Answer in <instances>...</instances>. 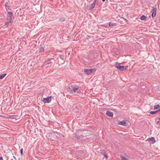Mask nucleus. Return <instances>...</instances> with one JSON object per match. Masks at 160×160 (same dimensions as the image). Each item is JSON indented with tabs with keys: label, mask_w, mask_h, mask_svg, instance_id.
Masks as SVG:
<instances>
[{
	"label": "nucleus",
	"mask_w": 160,
	"mask_h": 160,
	"mask_svg": "<svg viewBox=\"0 0 160 160\" xmlns=\"http://www.w3.org/2000/svg\"><path fill=\"white\" fill-rule=\"evenodd\" d=\"M53 60L52 58H48L44 62L42 66H46V68L51 67L52 66V62L51 61Z\"/></svg>",
	"instance_id": "1"
},
{
	"label": "nucleus",
	"mask_w": 160,
	"mask_h": 160,
	"mask_svg": "<svg viewBox=\"0 0 160 160\" xmlns=\"http://www.w3.org/2000/svg\"><path fill=\"white\" fill-rule=\"evenodd\" d=\"M72 92L75 94L78 93L80 91L79 87L76 84L72 85Z\"/></svg>",
	"instance_id": "2"
},
{
	"label": "nucleus",
	"mask_w": 160,
	"mask_h": 160,
	"mask_svg": "<svg viewBox=\"0 0 160 160\" xmlns=\"http://www.w3.org/2000/svg\"><path fill=\"white\" fill-rule=\"evenodd\" d=\"M96 69L95 68H92L89 69H84V72L87 75H90L91 73L94 71H95Z\"/></svg>",
	"instance_id": "3"
},
{
	"label": "nucleus",
	"mask_w": 160,
	"mask_h": 160,
	"mask_svg": "<svg viewBox=\"0 0 160 160\" xmlns=\"http://www.w3.org/2000/svg\"><path fill=\"white\" fill-rule=\"evenodd\" d=\"M51 96H50L48 97L47 98H43L42 100L44 103H49L51 102Z\"/></svg>",
	"instance_id": "4"
},
{
	"label": "nucleus",
	"mask_w": 160,
	"mask_h": 160,
	"mask_svg": "<svg viewBox=\"0 0 160 160\" xmlns=\"http://www.w3.org/2000/svg\"><path fill=\"white\" fill-rule=\"evenodd\" d=\"M116 67L117 68L122 71H124V70H125L126 68H125V67L124 66H120V64L118 63L117 65L116 64Z\"/></svg>",
	"instance_id": "5"
},
{
	"label": "nucleus",
	"mask_w": 160,
	"mask_h": 160,
	"mask_svg": "<svg viewBox=\"0 0 160 160\" xmlns=\"http://www.w3.org/2000/svg\"><path fill=\"white\" fill-rule=\"evenodd\" d=\"M157 8H156L153 7L152 9V18L155 17L156 14Z\"/></svg>",
	"instance_id": "6"
},
{
	"label": "nucleus",
	"mask_w": 160,
	"mask_h": 160,
	"mask_svg": "<svg viewBox=\"0 0 160 160\" xmlns=\"http://www.w3.org/2000/svg\"><path fill=\"white\" fill-rule=\"evenodd\" d=\"M146 141H149L150 144H153L155 142V139L153 137L148 138L147 139Z\"/></svg>",
	"instance_id": "7"
},
{
	"label": "nucleus",
	"mask_w": 160,
	"mask_h": 160,
	"mask_svg": "<svg viewBox=\"0 0 160 160\" xmlns=\"http://www.w3.org/2000/svg\"><path fill=\"white\" fill-rule=\"evenodd\" d=\"M8 16L7 17V19L10 20L12 19V13L11 12H8Z\"/></svg>",
	"instance_id": "8"
},
{
	"label": "nucleus",
	"mask_w": 160,
	"mask_h": 160,
	"mask_svg": "<svg viewBox=\"0 0 160 160\" xmlns=\"http://www.w3.org/2000/svg\"><path fill=\"white\" fill-rule=\"evenodd\" d=\"M106 115L107 116H108L110 117H112L113 116V113L112 112H111L110 111H107L106 113Z\"/></svg>",
	"instance_id": "9"
},
{
	"label": "nucleus",
	"mask_w": 160,
	"mask_h": 160,
	"mask_svg": "<svg viewBox=\"0 0 160 160\" xmlns=\"http://www.w3.org/2000/svg\"><path fill=\"white\" fill-rule=\"evenodd\" d=\"M118 124L119 125H122L124 126H127V124L126 122L124 121H122L118 122Z\"/></svg>",
	"instance_id": "10"
},
{
	"label": "nucleus",
	"mask_w": 160,
	"mask_h": 160,
	"mask_svg": "<svg viewBox=\"0 0 160 160\" xmlns=\"http://www.w3.org/2000/svg\"><path fill=\"white\" fill-rule=\"evenodd\" d=\"M72 88V85H71L69 87H66V89H67V91L68 92H69L72 93V89H71Z\"/></svg>",
	"instance_id": "11"
},
{
	"label": "nucleus",
	"mask_w": 160,
	"mask_h": 160,
	"mask_svg": "<svg viewBox=\"0 0 160 160\" xmlns=\"http://www.w3.org/2000/svg\"><path fill=\"white\" fill-rule=\"evenodd\" d=\"M96 0H95L94 2L91 4V7L90 8V9H92L95 7L96 4Z\"/></svg>",
	"instance_id": "12"
},
{
	"label": "nucleus",
	"mask_w": 160,
	"mask_h": 160,
	"mask_svg": "<svg viewBox=\"0 0 160 160\" xmlns=\"http://www.w3.org/2000/svg\"><path fill=\"white\" fill-rule=\"evenodd\" d=\"M11 20L8 19H7V21L5 22V24L7 26H8L10 23H11Z\"/></svg>",
	"instance_id": "13"
},
{
	"label": "nucleus",
	"mask_w": 160,
	"mask_h": 160,
	"mask_svg": "<svg viewBox=\"0 0 160 160\" xmlns=\"http://www.w3.org/2000/svg\"><path fill=\"white\" fill-rule=\"evenodd\" d=\"M116 23H112L110 22L109 23V26L110 27H112L114 26H116Z\"/></svg>",
	"instance_id": "14"
},
{
	"label": "nucleus",
	"mask_w": 160,
	"mask_h": 160,
	"mask_svg": "<svg viewBox=\"0 0 160 160\" xmlns=\"http://www.w3.org/2000/svg\"><path fill=\"white\" fill-rule=\"evenodd\" d=\"M160 111H159V109L155 111H151L150 113L151 114H154L157 113L158 112Z\"/></svg>",
	"instance_id": "15"
},
{
	"label": "nucleus",
	"mask_w": 160,
	"mask_h": 160,
	"mask_svg": "<svg viewBox=\"0 0 160 160\" xmlns=\"http://www.w3.org/2000/svg\"><path fill=\"white\" fill-rule=\"evenodd\" d=\"M6 73H4L3 74L0 75V79H2L4 78L6 75Z\"/></svg>",
	"instance_id": "16"
},
{
	"label": "nucleus",
	"mask_w": 160,
	"mask_h": 160,
	"mask_svg": "<svg viewBox=\"0 0 160 160\" xmlns=\"http://www.w3.org/2000/svg\"><path fill=\"white\" fill-rule=\"evenodd\" d=\"M146 18V17L143 15L141 16L140 18V19L142 20H145Z\"/></svg>",
	"instance_id": "17"
},
{
	"label": "nucleus",
	"mask_w": 160,
	"mask_h": 160,
	"mask_svg": "<svg viewBox=\"0 0 160 160\" xmlns=\"http://www.w3.org/2000/svg\"><path fill=\"white\" fill-rule=\"evenodd\" d=\"M44 48L43 47H41L39 49V52H41L44 51Z\"/></svg>",
	"instance_id": "18"
},
{
	"label": "nucleus",
	"mask_w": 160,
	"mask_h": 160,
	"mask_svg": "<svg viewBox=\"0 0 160 160\" xmlns=\"http://www.w3.org/2000/svg\"><path fill=\"white\" fill-rule=\"evenodd\" d=\"M120 157L122 159V160H129L128 159L126 158V157L124 156H121Z\"/></svg>",
	"instance_id": "19"
},
{
	"label": "nucleus",
	"mask_w": 160,
	"mask_h": 160,
	"mask_svg": "<svg viewBox=\"0 0 160 160\" xmlns=\"http://www.w3.org/2000/svg\"><path fill=\"white\" fill-rule=\"evenodd\" d=\"M59 21L61 22H63L65 21V19L64 18H59Z\"/></svg>",
	"instance_id": "20"
},
{
	"label": "nucleus",
	"mask_w": 160,
	"mask_h": 160,
	"mask_svg": "<svg viewBox=\"0 0 160 160\" xmlns=\"http://www.w3.org/2000/svg\"><path fill=\"white\" fill-rule=\"evenodd\" d=\"M160 107V106L158 105H155L154 106V109H157L159 108V107Z\"/></svg>",
	"instance_id": "21"
},
{
	"label": "nucleus",
	"mask_w": 160,
	"mask_h": 160,
	"mask_svg": "<svg viewBox=\"0 0 160 160\" xmlns=\"http://www.w3.org/2000/svg\"><path fill=\"white\" fill-rule=\"evenodd\" d=\"M15 117V116L14 115H12V116H9L8 117L9 118H14Z\"/></svg>",
	"instance_id": "22"
},
{
	"label": "nucleus",
	"mask_w": 160,
	"mask_h": 160,
	"mask_svg": "<svg viewBox=\"0 0 160 160\" xmlns=\"http://www.w3.org/2000/svg\"><path fill=\"white\" fill-rule=\"evenodd\" d=\"M23 149L22 148H21L20 150V152L21 153V155L22 156L23 154Z\"/></svg>",
	"instance_id": "23"
},
{
	"label": "nucleus",
	"mask_w": 160,
	"mask_h": 160,
	"mask_svg": "<svg viewBox=\"0 0 160 160\" xmlns=\"http://www.w3.org/2000/svg\"><path fill=\"white\" fill-rule=\"evenodd\" d=\"M8 3L6 2L5 3V8H6V9H7V7H8Z\"/></svg>",
	"instance_id": "24"
},
{
	"label": "nucleus",
	"mask_w": 160,
	"mask_h": 160,
	"mask_svg": "<svg viewBox=\"0 0 160 160\" xmlns=\"http://www.w3.org/2000/svg\"><path fill=\"white\" fill-rule=\"evenodd\" d=\"M157 124H160V121H158L157 122Z\"/></svg>",
	"instance_id": "25"
},
{
	"label": "nucleus",
	"mask_w": 160,
	"mask_h": 160,
	"mask_svg": "<svg viewBox=\"0 0 160 160\" xmlns=\"http://www.w3.org/2000/svg\"><path fill=\"white\" fill-rule=\"evenodd\" d=\"M0 160H3V158L2 157H1L0 158Z\"/></svg>",
	"instance_id": "26"
},
{
	"label": "nucleus",
	"mask_w": 160,
	"mask_h": 160,
	"mask_svg": "<svg viewBox=\"0 0 160 160\" xmlns=\"http://www.w3.org/2000/svg\"><path fill=\"white\" fill-rule=\"evenodd\" d=\"M6 9V11H7V12H8V7H7V9Z\"/></svg>",
	"instance_id": "27"
},
{
	"label": "nucleus",
	"mask_w": 160,
	"mask_h": 160,
	"mask_svg": "<svg viewBox=\"0 0 160 160\" xmlns=\"http://www.w3.org/2000/svg\"><path fill=\"white\" fill-rule=\"evenodd\" d=\"M104 156L106 158H107L108 156L107 155H104Z\"/></svg>",
	"instance_id": "28"
},
{
	"label": "nucleus",
	"mask_w": 160,
	"mask_h": 160,
	"mask_svg": "<svg viewBox=\"0 0 160 160\" xmlns=\"http://www.w3.org/2000/svg\"><path fill=\"white\" fill-rule=\"evenodd\" d=\"M104 26L105 27H108V25H104Z\"/></svg>",
	"instance_id": "29"
},
{
	"label": "nucleus",
	"mask_w": 160,
	"mask_h": 160,
	"mask_svg": "<svg viewBox=\"0 0 160 160\" xmlns=\"http://www.w3.org/2000/svg\"><path fill=\"white\" fill-rule=\"evenodd\" d=\"M13 158L14 159H16V157L14 156H13Z\"/></svg>",
	"instance_id": "30"
},
{
	"label": "nucleus",
	"mask_w": 160,
	"mask_h": 160,
	"mask_svg": "<svg viewBox=\"0 0 160 160\" xmlns=\"http://www.w3.org/2000/svg\"><path fill=\"white\" fill-rule=\"evenodd\" d=\"M158 120L159 121H160V118H158Z\"/></svg>",
	"instance_id": "31"
},
{
	"label": "nucleus",
	"mask_w": 160,
	"mask_h": 160,
	"mask_svg": "<svg viewBox=\"0 0 160 160\" xmlns=\"http://www.w3.org/2000/svg\"><path fill=\"white\" fill-rule=\"evenodd\" d=\"M102 154H103V155H105V153H104V152L103 153H102Z\"/></svg>",
	"instance_id": "32"
},
{
	"label": "nucleus",
	"mask_w": 160,
	"mask_h": 160,
	"mask_svg": "<svg viewBox=\"0 0 160 160\" xmlns=\"http://www.w3.org/2000/svg\"><path fill=\"white\" fill-rule=\"evenodd\" d=\"M102 1H103V2H104L105 1V0H102Z\"/></svg>",
	"instance_id": "33"
},
{
	"label": "nucleus",
	"mask_w": 160,
	"mask_h": 160,
	"mask_svg": "<svg viewBox=\"0 0 160 160\" xmlns=\"http://www.w3.org/2000/svg\"><path fill=\"white\" fill-rule=\"evenodd\" d=\"M159 111H160V108L159 109Z\"/></svg>",
	"instance_id": "34"
}]
</instances>
